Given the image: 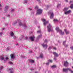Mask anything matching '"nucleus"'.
<instances>
[{
	"mask_svg": "<svg viewBox=\"0 0 73 73\" xmlns=\"http://www.w3.org/2000/svg\"><path fill=\"white\" fill-rule=\"evenodd\" d=\"M47 29L48 32H53V27H52V25L50 24H49V25L47 26Z\"/></svg>",
	"mask_w": 73,
	"mask_h": 73,
	"instance_id": "nucleus-1",
	"label": "nucleus"
},
{
	"mask_svg": "<svg viewBox=\"0 0 73 73\" xmlns=\"http://www.w3.org/2000/svg\"><path fill=\"white\" fill-rule=\"evenodd\" d=\"M18 21L19 23L18 24V26H23V27H25V28H27V26L26 25V24L25 23L24 24H22L20 19H19L18 20Z\"/></svg>",
	"mask_w": 73,
	"mask_h": 73,
	"instance_id": "nucleus-2",
	"label": "nucleus"
},
{
	"mask_svg": "<svg viewBox=\"0 0 73 73\" xmlns=\"http://www.w3.org/2000/svg\"><path fill=\"white\" fill-rule=\"evenodd\" d=\"M47 40L45 39L44 41V42L42 44V45L44 48V49H46L48 48V45L46 44V43H47Z\"/></svg>",
	"mask_w": 73,
	"mask_h": 73,
	"instance_id": "nucleus-3",
	"label": "nucleus"
},
{
	"mask_svg": "<svg viewBox=\"0 0 73 73\" xmlns=\"http://www.w3.org/2000/svg\"><path fill=\"white\" fill-rule=\"evenodd\" d=\"M68 70L71 72V73H73V71L72 70L71 68H63V71L64 72H67Z\"/></svg>",
	"mask_w": 73,
	"mask_h": 73,
	"instance_id": "nucleus-4",
	"label": "nucleus"
},
{
	"mask_svg": "<svg viewBox=\"0 0 73 73\" xmlns=\"http://www.w3.org/2000/svg\"><path fill=\"white\" fill-rule=\"evenodd\" d=\"M56 31H57V32H59L60 34L61 33L62 35H64V32H62V31H61V30H60V29H59V28L58 27H56Z\"/></svg>",
	"mask_w": 73,
	"mask_h": 73,
	"instance_id": "nucleus-5",
	"label": "nucleus"
},
{
	"mask_svg": "<svg viewBox=\"0 0 73 73\" xmlns=\"http://www.w3.org/2000/svg\"><path fill=\"white\" fill-rule=\"evenodd\" d=\"M42 12V10L41 9H38L36 11V15H41Z\"/></svg>",
	"mask_w": 73,
	"mask_h": 73,
	"instance_id": "nucleus-6",
	"label": "nucleus"
},
{
	"mask_svg": "<svg viewBox=\"0 0 73 73\" xmlns=\"http://www.w3.org/2000/svg\"><path fill=\"white\" fill-rule=\"evenodd\" d=\"M42 21L43 22V24L44 25V26H46V24H47L48 23V21H46V20H45V19L42 18Z\"/></svg>",
	"mask_w": 73,
	"mask_h": 73,
	"instance_id": "nucleus-7",
	"label": "nucleus"
},
{
	"mask_svg": "<svg viewBox=\"0 0 73 73\" xmlns=\"http://www.w3.org/2000/svg\"><path fill=\"white\" fill-rule=\"evenodd\" d=\"M48 14H50L51 15L50 16V19H52L53 18V16H54V14L52 11H50L48 12Z\"/></svg>",
	"mask_w": 73,
	"mask_h": 73,
	"instance_id": "nucleus-8",
	"label": "nucleus"
},
{
	"mask_svg": "<svg viewBox=\"0 0 73 73\" xmlns=\"http://www.w3.org/2000/svg\"><path fill=\"white\" fill-rule=\"evenodd\" d=\"M30 39L32 41H33L34 40H35V36L33 35V36H31L29 37Z\"/></svg>",
	"mask_w": 73,
	"mask_h": 73,
	"instance_id": "nucleus-9",
	"label": "nucleus"
},
{
	"mask_svg": "<svg viewBox=\"0 0 73 73\" xmlns=\"http://www.w3.org/2000/svg\"><path fill=\"white\" fill-rule=\"evenodd\" d=\"M41 36H42V35H40L37 36L36 41H37V40H38L40 38H41Z\"/></svg>",
	"mask_w": 73,
	"mask_h": 73,
	"instance_id": "nucleus-10",
	"label": "nucleus"
},
{
	"mask_svg": "<svg viewBox=\"0 0 73 73\" xmlns=\"http://www.w3.org/2000/svg\"><path fill=\"white\" fill-rule=\"evenodd\" d=\"M70 12H71V10L67 11H65V12H64V14H65V15H67V14H69V13H70Z\"/></svg>",
	"mask_w": 73,
	"mask_h": 73,
	"instance_id": "nucleus-11",
	"label": "nucleus"
},
{
	"mask_svg": "<svg viewBox=\"0 0 73 73\" xmlns=\"http://www.w3.org/2000/svg\"><path fill=\"white\" fill-rule=\"evenodd\" d=\"M8 8H9V7H8V6H5V12H7V11H8Z\"/></svg>",
	"mask_w": 73,
	"mask_h": 73,
	"instance_id": "nucleus-12",
	"label": "nucleus"
},
{
	"mask_svg": "<svg viewBox=\"0 0 73 73\" xmlns=\"http://www.w3.org/2000/svg\"><path fill=\"white\" fill-rule=\"evenodd\" d=\"M11 59H13L15 58V54H11L10 55Z\"/></svg>",
	"mask_w": 73,
	"mask_h": 73,
	"instance_id": "nucleus-13",
	"label": "nucleus"
},
{
	"mask_svg": "<svg viewBox=\"0 0 73 73\" xmlns=\"http://www.w3.org/2000/svg\"><path fill=\"white\" fill-rule=\"evenodd\" d=\"M64 65L65 67L68 66V63L67 62H65Z\"/></svg>",
	"mask_w": 73,
	"mask_h": 73,
	"instance_id": "nucleus-14",
	"label": "nucleus"
},
{
	"mask_svg": "<svg viewBox=\"0 0 73 73\" xmlns=\"http://www.w3.org/2000/svg\"><path fill=\"white\" fill-rule=\"evenodd\" d=\"M53 53L55 57H58V55L56 52H53Z\"/></svg>",
	"mask_w": 73,
	"mask_h": 73,
	"instance_id": "nucleus-15",
	"label": "nucleus"
},
{
	"mask_svg": "<svg viewBox=\"0 0 73 73\" xmlns=\"http://www.w3.org/2000/svg\"><path fill=\"white\" fill-rule=\"evenodd\" d=\"M52 62V60H48V62L46 63V64L47 65H49V62Z\"/></svg>",
	"mask_w": 73,
	"mask_h": 73,
	"instance_id": "nucleus-16",
	"label": "nucleus"
},
{
	"mask_svg": "<svg viewBox=\"0 0 73 73\" xmlns=\"http://www.w3.org/2000/svg\"><path fill=\"white\" fill-rule=\"evenodd\" d=\"M10 35L11 37H13V36H14V33H13L12 32H10Z\"/></svg>",
	"mask_w": 73,
	"mask_h": 73,
	"instance_id": "nucleus-17",
	"label": "nucleus"
},
{
	"mask_svg": "<svg viewBox=\"0 0 73 73\" xmlns=\"http://www.w3.org/2000/svg\"><path fill=\"white\" fill-rule=\"evenodd\" d=\"M64 31L65 32H66V35L68 34H69V31H66V29H64Z\"/></svg>",
	"mask_w": 73,
	"mask_h": 73,
	"instance_id": "nucleus-18",
	"label": "nucleus"
},
{
	"mask_svg": "<svg viewBox=\"0 0 73 73\" xmlns=\"http://www.w3.org/2000/svg\"><path fill=\"white\" fill-rule=\"evenodd\" d=\"M40 57L41 58H43L44 57V55H43V54H42L41 53L40 54Z\"/></svg>",
	"mask_w": 73,
	"mask_h": 73,
	"instance_id": "nucleus-19",
	"label": "nucleus"
},
{
	"mask_svg": "<svg viewBox=\"0 0 73 73\" xmlns=\"http://www.w3.org/2000/svg\"><path fill=\"white\" fill-rule=\"evenodd\" d=\"M9 70H10V73H13V69L12 68H11L9 69Z\"/></svg>",
	"mask_w": 73,
	"mask_h": 73,
	"instance_id": "nucleus-20",
	"label": "nucleus"
},
{
	"mask_svg": "<svg viewBox=\"0 0 73 73\" xmlns=\"http://www.w3.org/2000/svg\"><path fill=\"white\" fill-rule=\"evenodd\" d=\"M68 10V8H65L64 9V11L65 12L67 11Z\"/></svg>",
	"mask_w": 73,
	"mask_h": 73,
	"instance_id": "nucleus-21",
	"label": "nucleus"
},
{
	"mask_svg": "<svg viewBox=\"0 0 73 73\" xmlns=\"http://www.w3.org/2000/svg\"><path fill=\"white\" fill-rule=\"evenodd\" d=\"M29 61L31 62V63H33L35 62L34 60H32V59H30L29 60Z\"/></svg>",
	"mask_w": 73,
	"mask_h": 73,
	"instance_id": "nucleus-22",
	"label": "nucleus"
},
{
	"mask_svg": "<svg viewBox=\"0 0 73 73\" xmlns=\"http://www.w3.org/2000/svg\"><path fill=\"white\" fill-rule=\"evenodd\" d=\"M28 0H24V3L25 4H27V1Z\"/></svg>",
	"mask_w": 73,
	"mask_h": 73,
	"instance_id": "nucleus-23",
	"label": "nucleus"
},
{
	"mask_svg": "<svg viewBox=\"0 0 73 73\" xmlns=\"http://www.w3.org/2000/svg\"><path fill=\"white\" fill-rule=\"evenodd\" d=\"M65 42H66V41L63 42V45H64V46H66L67 47L68 46V45H65Z\"/></svg>",
	"mask_w": 73,
	"mask_h": 73,
	"instance_id": "nucleus-24",
	"label": "nucleus"
},
{
	"mask_svg": "<svg viewBox=\"0 0 73 73\" xmlns=\"http://www.w3.org/2000/svg\"><path fill=\"white\" fill-rule=\"evenodd\" d=\"M17 21H16V22H14L13 23V25H16V24H17Z\"/></svg>",
	"mask_w": 73,
	"mask_h": 73,
	"instance_id": "nucleus-25",
	"label": "nucleus"
},
{
	"mask_svg": "<svg viewBox=\"0 0 73 73\" xmlns=\"http://www.w3.org/2000/svg\"><path fill=\"white\" fill-rule=\"evenodd\" d=\"M52 68H56V65H53L51 67Z\"/></svg>",
	"mask_w": 73,
	"mask_h": 73,
	"instance_id": "nucleus-26",
	"label": "nucleus"
},
{
	"mask_svg": "<svg viewBox=\"0 0 73 73\" xmlns=\"http://www.w3.org/2000/svg\"><path fill=\"white\" fill-rule=\"evenodd\" d=\"M70 8L71 9L73 8V4H71L70 6Z\"/></svg>",
	"mask_w": 73,
	"mask_h": 73,
	"instance_id": "nucleus-27",
	"label": "nucleus"
},
{
	"mask_svg": "<svg viewBox=\"0 0 73 73\" xmlns=\"http://www.w3.org/2000/svg\"><path fill=\"white\" fill-rule=\"evenodd\" d=\"M9 58L8 57H6V59H4V61H6V60H8Z\"/></svg>",
	"mask_w": 73,
	"mask_h": 73,
	"instance_id": "nucleus-28",
	"label": "nucleus"
},
{
	"mask_svg": "<svg viewBox=\"0 0 73 73\" xmlns=\"http://www.w3.org/2000/svg\"><path fill=\"white\" fill-rule=\"evenodd\" d=\"M3 68V67L1 66L0 67V70H2V69ZM0 73H1V71H0Z\"/></svg>",
	"mask_w": 73,
	"mask_h": 73,
	"instance_id": "nucleus-29",
	"label": "nucleus"
},
{
	"mask_svg": "<svg viewBox=\"0 0 73 73\" xmlns=\"http://www.w3.org/2000/svg\"><path fill=\"white\" fill-rule=\"evenodd\" d=\"M51 49H52V47L50 46L49 47L48 49L49 50H50Z\"/></svg>",
	"mask_w": 73,
	"mask_h": 73,
	"instance_id": "nucleus-30",
	"label": "nucleus"
},
{
	"mask_svg": "<svg viewBox=\"0 0 73 73\" xmlns=\"http://www.w3.org/2000/svg\"><path fill=\"white\" fill-rule=\"evenodd\" d=\"M60 6H61V4H58L57 7L59 8V7H60Z\"/></svg>",
	"mask_w": 73,
	"mask_h": 73,
	"instance_id": "nucleus-31",
	"label": "nucleus"
},
{
	"mask_svg": "<svg viewBox=\"0 0 73 73\" xmlns=\"http://www.w3.org/2000/svg\"><path fill=\"white\" fill-rule=\"evenodd\" d=\"M23 37H24V36H22V37L21 38H20L19 39L20 40H21L22 39H23Z\"/></svg>",
	"mask_w": 73,
	"mask_h": 73,
	"instance_id": "nucleus-32",
	"label": "nucleus"
},
{
	"mask_svg": "<svg viewBox=\"0 0 73 73\" xmlns=\"http://www.w3.org/2000/svg\"><path fill=\"white\" fill-rule=\"evenodd\" d=\"M1 60H4V57H1Z\"/></svg>",
	"mask_w": 73,
	"mask_h": 73,
	"instance_id": "nucleus-33",
	"label": "nucleus"
},
{
	"mask_svg": "<svg viewBox=\"0 0 73 73\" xmlns=\"http://www.w3.org/2000/svg\"><path fill=\"white\" fill-rule=\"evenodd\" d=\"M54 22H57V21H58V20L57 19H54Z\"/></svg>",
	"mask_w": 73,
	"mask_h": 73,
	"instance_id": "nucleus-34",
	"label": "nucleus"
},
{
	"mask_svg": "<svg viewBox=\"0 0 73 73\" xmlns=\"http://www.w3.org/2000/svg\"><path fill=\"white\" fill-rule=\"evenodd\" d=\"M13 37L14 39H16V36H15V35H14V36Z\"/></svg>",
	"mask_w": 73,
	"mask_h": 73,
	"instance_id": "nucleus-35",
	"label": "nucleus"
},
{
	"mask_svg": "<svg viewBox=\"0 0 73 73\" xmlns=\"http://www.w3.org/2000/svg\"><path fill=\"white\" fill-rule=\"evenodd\" d=\"M7 16V17H9V18H10L11 17V16L9 15H8Z\"/></svg>",
	"mask_w": 73,
	"mask_h": 73,
	"instance_id": "nucleus-36",
	"label": "nucleus"
},
{
	"mask_svg": "<svg viewBox=\"0 0 73 73\" xmlns=\"http://www.w3.org/2000/svg\"><path fill=\"white\" fill-rule=\"evenodd\" d=\"M9 64H13V63H12V62H9Z\"/></svg>",
	"mask_w": 73,
	"mask_h": 73,
	"instance_id": "nucleus-37",
	"label": "nucleus"
},
{
	"mask_svg": "<svg viewBox=\"0 0 73 73\" xmlns=\"http://www.w3.org/2000/svg\"><path fill=\"white\" fill-rule=\"evenodd\" d=\"M41 31H40V30L38 31H37V33H41Z\"/></svg>",
	"mask_w": 73,
	"mask_h": 73,
	"instance_id": "nucleus-38",
	"label": "nucleus"
},
{
	"mask_svg": "<svg viewBox=\"0 0 73 73\" xmlns=\"http://www.w3.org/2000/svg\"><path fill=\"white\" fill-rule=\"evenodd\" d=\"M35 9H38V6H36L35 7Z\"/></svg>",
	"mask_w": 73,
	"mask_h": 73,
	"instance_id": "nucleus-39",
	"label": "nucleus"
},
{
	"mask_svg": "<svg viewBox=\"0 0 73 73\" xmlns=\"http://www.w3.org/2000/svg\"><path fill=\"white\" fill-rule=\"evenodd\" d=\"M14 11H15V10L14 9H12L11 10V12H13Z\"/></svg>",
	"mask_w": 73,
	"mask_h": 73,
	"instance_id": "nucleus-40",
	"label": "nucleus"
},
{
	"mask_svg": "<svg viewBox=\"0 0 73 73\" xmlns=\"http://www.w3.org/2000/svg\"><path fill=\"white\" fill-rule=\"evenodd\" d=\"M28 9L29 10H30V11H31V10H32V9H31L30 7Z\"/></svg>",
	"mask_w": 73,
	"mask_h": 73,
	"instance_id": "nucleus-41",
	"label": "nucleus"
},
{
	"mask_svg": "<svg viewBox=\"0 0 73 73\" xmlns=\"http://www.w3.org/2000/svg\"><path fill=\"white\" fill-rule=\"evenodd\" d=\"M3 35V32H1L0 33V36H1Z\"/></svg>",
	"mask_w": 73,
	"mask_h": 73,
	"instance_id": "nucleus-42",
	"label": "nucleus"
},
{
	"mask_svg": "<svg viewBox=\"0 0 73 73\" xmlns=\"http://www.w3.org/2000/svg\"><path fill=\"white\" fill-rule=\"evenodd\" d=\"M37 22L36 21H35V24H37Z\"/></svg>",
	"mask_w": 73,
	"mask_h": 73,
	"instance_id": "nucleus-43",
	"label": "nucleus"
},
{
	"mask_svg": "<svg viewBox=\"0 0 73 73\" xmlns=\"http://www.w3.org/2000/svg\"><path fill=\"white\" fill-rule=\"evenodd\" d=\"M4 29H5V28H3V29H1V30L2 31H3V30H4Z\"/></svg>",
	"mask_w": 73,
	"mask_h": 73,
	"instance_id": "nucleus-44",
	"label": "nucleus"
},
{
	"mask_svg": "<svg viewBox=\"0 0 73 73\" xmlns=\"http://www.w3.org/2000/svg\"><path fill=\"white\" fill-rule=\"evenodd\" d=\"M1 7V5L0 4V10H1V8H0Z\"/></svg>",
	"mask_w": 73,
	"mask_h": 73,
	"instance_id": "nucleus-45",
	"label": "nucleus"
},
{
	"mask_svg": "<svg viewBox=\"0 0 73 73\" xmlns=\"http://www.w3.org/2000/svg\"><path fill=\"white\" fill-rule=\"evenodd\" d=\"M9 48H7L6 50H9Z\"/></svg>",
	"mask_w": 73,
	"mask_h": 73,
	"instance_id": "nucleus-46",
	"label": "nucleus"
},
{
	"mask_svg": "<svg viewBox=\"0 0 73 73\" xmlns=\"http://www.w3.org/2000/svg\"><path fill=\"white\" fill-rule=\"evenodd\" d=\"M46 8H49V5H47L46 6Z\"/></svg>",
	"mask_w": 73,
	"mask_h": 73,
	"instance_id": "nucleus-47",
	"label": "nucleus"
},
{
	"mask_svg": "<svg viewBox=\"0 0 73 73\" xmlns=\"http://www.w3.org/2000/svg\"><path fill=\"white\" fill-rule=\"evenodd\" d=\"M16 46H19V44H16Z\"/></svg>",
	"mask_w": 73,
	"mask_h": 73,
	"instance_id": "nucleus-48",
	"label": "nucleus"
},
{
	"mask_svg": "<svg viewBox=\"0 0 73 73\" xmlns=\"http://www.w3.org/2000/svg\"><path fill=\"white\" fill-rule=\"evenodd\" d=\"M53 49H54L55 50H56V47H54L53 48Z\"/></svg>",
	"mask_w": 73,
	"mask_h": 73,
	"instance_id": "nucleus-49",
	"label": "nucleus"
},
{
	"mask_svg": "<svg viewBox=\"0 0 73 73\" xmlns=\"http://www.w3.org/2000/svg\"><path fill=\"white\" fill-rule=\"evenodd\" d=\"M54 60H56V58H55V57H54Z\"/></svg>",
	"mask_w": 73,
	"mask_h": 73,
	"instance_id": "nucleus-50",
	"label": "nucleus"
},
{
	"mask_svg": "<svg viewBox=\"0 0 73 73\" xmlns=\"http://www.w3.org/2000/svg\"><path fill=\"white\" fill-rule=\"evenodd\" d=\"M25 38L26 40H27L28 39V37H25Z\"/></svg>",
	"mask_w": 73,
	"mask_h": 73,
	"instance_id": "nucleus-51",
	"label": "nucleus"
},
{
	"mask_svg": "<svg viewBox=\"0 0 73 73\" xmlns=\"http://www.w3.org/2000/svg\"><path fill=\"white\" fill-rule=\"evenodd\" d=\"M31 70L32 71V70H34V69H31Z\"/></svg>",
	"mask_w": 73,
	"mask_h": 73,
	"instance_id": "nucleus-52",
	"label": "nucleus"
},
{
	"mask_svg": "<svg viewBox=\"0 0 73 73\" xmlns=\"http://www.w3.org/2000/svg\"><path fill=\"white\" fill-rule=\"evenodd\" d=\"M66 2H68V0H65Z\"/></svg>",
	"mask_w": 73,
	"mask_h": 73,
	"instance_id": "nucleus-53",
	"label": "nucleus"
},
{
	"mask_svg": "<svg viewBox=\"0 0 73 73\" xmlns=\"http://www.w3.org/2000/svg\"><path fill=\"white\" fill-rule=\"evenodd\" d=\"M32 50H30V53H32Z\"/></svg>",
	"mask_w": 73,
	"mask_h": 73,
	"instance_id": "nucleus-54",
	"label": "nucleus"
},
{
	"mask_svg": "<svg viewBox=\"0 0 73 73\" xmlns=\"http://www.w3.org/2000/svg\"><path fill=\"white\" fill-rule=\"evenodd\" d=\"M73 2V1H70V3H71L72 2Z\"/></svg>",
	"mask_w": 73,
	"mask_h": 73,
	"instance_id": "nucleus-55",
	"label": "nucleus"
},
{
	"mask_svg": "<svg viewBox=\"0 0 73 73\" xmlns=\"http://www.w3.org/2000/svg\"><path fill=\"white\" fill-rule=\"evenodd\" d=\"M37 1H40V0H37Z\"/></svg>",
	"mask_w": 73,
	"mask_h": 73,
	"instance_id": "nucleus-56",
	"label": "nucleus"
},
{
	"mask_svg": "<svg viewBox=\"0 0 73 73\" xmlns=\"http://www.w3.org/2000/svg\"><path fill=\"white\" fill-rule=\"evenodd\" d=\"M35 73H38L37 72H35Z\"/></svg>",
	"mask_w": 73,
	"mask_h": 73,
	"instance_id": "nucleus-57",
	"label": "nucleus"
},
{
	"mask_svg": "<svg viewBox=\"0 0 73 73\" xmlns=\"http://www.w3.org/2000/svg\"><path fill=\"white\" fill-rule=\"evenodd\" d=\"M38 28H40V27H38Z\"/></svg>",
	"mask_w": 73,
	"mask_h": 73,
	"instance_id": "nucleus-58",
	"label": "nucleus"
},
{
	"mask_svg": "<svg viewBox=\"0 0 73 73\" xmlns=\"http://www.w3.org/2000/svg\"><path fill=\"white\" fill-rule=\"evenodd\" d=\"M72 69H73V66H72Z\"/></svg>",
	"mask_w": 73,
	"mask_h": 73,
	"instance_id": "nucleus-59",
	"label": "nucleus"
},
{
	"mask_svg": "<svg viewBox=\"0 0 73 73\" xmlns=\"http://www.w3.org/2000/svg\"><path fill=\"white\" fill-rule=\"evenodd\" d=\"M3 19H5V18H3Z\"/></svg>",
	"mask_w": 73,
	"mask_h": 73,
	"instance_id": "nucleus-60",
	"label": "nucleus"
},
{
	"mask_svg": "<svg viewBox=\"0 0 73 73\" xmlns=\"http://www.w3.org/2000/svg\"><path fill=\"white\" fill-rule=\"evenodd\" d=\"M35 49H36V48H35Z\"/></svg>",
	"mask_w": 73,
	"mask_h": 73,
	"instance_id": "nucleus-61",
	"label": "nucleus"
},
{
	"mask_svg": "<svg viewBox=\"0 0 73 73\" xmlns=\"http://www.w3.org/2000/svg\"><path fill=\"white\" fill-rule=\"evenodd\" d=\"M29 73H31V72H29Z\"/></svg>",
	"mask_w": 73,
	"mask_h": 73,
	"instance_id": "nucleus-62",
	"label": "nucleus"
},
{
	"mask_svg": "<svg viewBox=\"0 0 73 73\" xmlns=\"http://www.w3.org/2000/svg\"><path fill=\"white\" fill-rule=\"evenodd\" d=\"M72 60H73V59H72Z\"/></svg>",
	"mask_w": 73,
	"mask_h": 73,
	"instance_id": "nucleus-63",
	"label": "nucleus"
}]
</instances>
